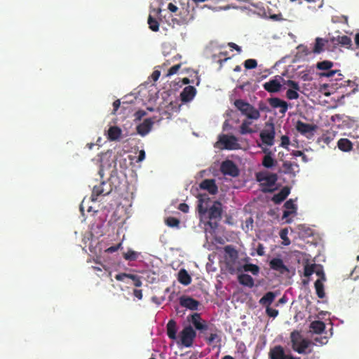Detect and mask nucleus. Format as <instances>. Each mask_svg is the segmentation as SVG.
<instances>
[{
    "label": "nucleus",
    "mask_w": 359,
    "mask_h": 359,
    "mask_svg": "<svg viewBox=\"0 0 359 359\" xmlns=\"http://www.w3.org/2000/svg\"><path fill=\"white\" fill-rule=\"evenodd\" d=\"M145 116H147V112L145 111H143V109H139L134 114L135 118L137 121H140Z\"/></svg>",
    "instance_id": "obj_50"
},
{
    "label": "nucleus",
    "mask_w": 359,
    "mask_h": 359,
    "mask_svg": "<svg viewBox=\"0 0 359 359\" xmlns=\"http://www.w3.org/2000/svg\"><path fill=\"white\" fill-rule=\"evenodd\" d=\"M295 212H294V210H285L283 211V219H287L289 215H290L291 214H294Z\"/></svg>",
    "instance_id": "obj_61"
},
{
    "label": "nucleus",
    "mask_w": 359,
    "mask_h": 359,
    "mask_svg": "<svg viewBox=\"0 0 359 359\" xmlns=\"http://www.w3.org/2000/svg\"><path fill=\"white\" fill-rule=\"evenodd\" d=\"M284 84L288 86L292 90H300V86L299 83L293 80L285 81Z\"/></svg>",
    "instance_id": "obj_45"
},
{
    "label": "nucleus",
    "mask_w": 359,
    "mask_h": 359,
    "mask_svg": "<svg viewBox=\"0 0 359 359\" xmlns=\"http://www.w3.org/2000/svg\"><path fill=\"white\" fill-rule=\"evenodd\" d=\"M295 128L298 133L303 135H306L315 131L317 128V126L315 124L306 123L302 121H297Z\"/></svg>",
    "instance_id": "obj_12"
},
{
    "label": "nucleus",
    "mask_w": 359,
    "mask_h": 359,
    "mask_svg": "<svg viewBox=\"0 0 359 359\" xmlns=\"http://www.w3.org/2000/svg\"><path fill=\"white\" fill-rule=\"evenodd\" d=\"M266 312L270 317L273 318H275L278 315V311L275 309H272L270 306L266 307Z\"/></svg>",
    "instance_id": "obj_49"
},
{
    "label": "nucleus",
    "mask_w": 359,
    "mask_h": 359,
    "mask_svg": "<svg viewBox=\"0 0 359 359\" xmlns=\"http://www.w3.org/2000/svg\"><path fill=\"white\" fill-rule=\"evenodd\" d=\"M354 41L356 45V48H359V33H357L354 36Z\"/></svg>",
    "instance_id": "obj_64"
},
{
    "label": "nucleus",
    "mask_w": 359,
    "mask_h": 359,
    "mask_svg": "<svg viewBox=\"0 0 359 359\" xmlns=\"http://www.w3.org/2000/svg\"><path fill=\"white\" fill-rule=\"evenodd\" d=\"M269 358L271 359H294L291 355L285 353L282 346H275L269 350Z\"/></svg>",
    "instance_id": "obj_9"
},
{
    "label": "nucleus",
    "mask_w": 359,
    "mask_h": 359,
    "mask_svg": "<svg viewBox=\"0 0 359 359\" xmlns=\"http://www.w3.org/2000/svg\"><path fill=\"white\" fill-rule=\"evenodd\" d=\"M133 294L137 299H142L143 297V293L142 290H133Z\"/></svg>",
    "instance_id": "obj_56"
},
{
    "label": "nucleus",
    "mask_w": 359,
    "mask_h": 359,
    "mask_svg": "<svg viewBox=\"0 0 359 359\" xmlns=\"http://www.w3.org/2000/svg\"><path fill=\"white\" fill-rule=\"evenodd\" d=\"M238 283L244 286L252 288L254 286V279L248 273H241L238 276Z\"/></svg>",
    "instance_id": "obj_23"
},
{
    "label": "nucleus",
    "mask_w": 359,
    "mask_h": 359,
    "mask_svg": "<svg viewBox=\"0 0 359 359\" xmlns=\"http://www.w3.org/2000/svg\"><path fill=\"white\" fill-rule=\"evenodd\" d=\"M315 266H316L315 264L306 265L304 267V276L306 277L311 276V275H312L315 271Z\"/></svg>",
    "instance_id": "obj_47"
},
{
    "label": "nucleus",
    "mask_w": 359,
    "mask_h": 359,
    "mask_svg": "<svg viewBox=\"0 0 359 359\" xmlns=\"http://www.w3.org/2000/svg\"><path fill=\"white\" fill-rule=\"evenodd\" d=\"M244 65L246 69H253V68L257 67V62L255 59H247L244 62Z\"/></svg>",
    "instance_id": "obj_42"
},
{
    "label": "nucleus",
    "mask_w": 359,
    "mask_h": 359,
    "mask_svg": "<svg viewBox=\"0 0 359 359\" xmlns=\"http://www.w3.org/2000/svg\"><path fill=\"white\" fill-rule=\"evenodd\" d=\"M181 65H182L181 64H177V65H175L170 67L168 69V72H167L166 76L169 77V76H171L177 74V72L180 69Z\"/></svg>",
    "instance_id": "obj_46"
},
{
    "label": "nucleus",
    "mask_w": 359,
    "mask_h": 359,
    "mask_svg": "<svg viewBox=\"0 0 359 359\" xmlns=\"http://www.w3.org/2000/svg\"><path fill=\"white\" fill-rule=\"evenodd\" d=\"M121 105L120 100H116L113 102V114H115L116 111L118 109Z\"/></svg>",
    "instance_id": "obj_58"
},
{
    "label": "nucleus",
    "mask_w": 359,
    "mask_h": 359,
    "mask_svg": "<svg viewBox=\"0 0 359 359\" xmlns=\"http://www.w3.org/2000/svg\"><path fill=\"white\" fill-rule=\"evenodd\" d=\"M256 180L261 183L262 190L264 192H270L272 189L267 188L273 186L278 180V175L268 172H259L256 174Z\"/></svg>",
    "instance_id": "obj_4"
},
{
    "label": "nucleus",
    "mask_w": 359,
    "mask_h": 359,
    "mask_svg": "<svg viewBox=\"0 0 359 359\" xmlns=\"http://www.w3.org/2000/svg\"><path fill=\"white\" fill-rule=\"evenodd\" d=\"M208 217L212 219H220L222 218V203L219 201H215L213 204L208 209Z\"/></svg>",
    "instance_id": "obj_10"
},
{
    "label": "nucleus",
    "mask_w": 359,
    "mask_h": 359,
    "mask_svg": "<svg viewBox=\"0 0 359 359\" xmlns=\"http://www.w3.org/2000/svg\"><path fill=\"white\" fill-rule=\"evenodd\" d=\"M314 341L316 344H320L321 345H324L327 341V337H315Z\"/></svg>",
    "instance_id": "obj_53"
},
{
    "label": "nucleus",
    "mask_w": 359,
    "mask_h": 359,
    "mask_svg": "<svg viewBox=\"0 0 359 359\" xmlns=\"http://www.w3.org/2000/svg\"><path fill=\"white\" fill-rule=\"evenodd\" d=\"M220 170L223 175H228L232 177H236L239 175L238 166L230 160H226L222 163Z\"/></svg>",
    "instance_id": "obj_8"
},
{
    "label": "nucleus",
    "mask_w": 359,
    "mask_h": 359,
    "mask_svg": "<svg viewBox=\"0 0 359 359\" xmlns=\"http://www.w3.org/2000/svg\"><path fill=\"white\" fill-rule=\"evenodd\" d=\"M316 294L319 298H323L325 296L324 285L320 279H317L314 283Z\"/></svg>",
    "instance_id": "obj_32"
},
{
    "label": "nucleus",
    "mask_w": 359,
    "mask_h": 359,
    "mask_svg": "<svg viewBox=\"0 0 359 359\" xmlns=\"http://www.w3.org/2000/svg\"><path fill=\"white\" fill-rule=\"evenodd\" d=\"M279 234H280V237L283 240V243L285 245H289L290 244V241L288 239V229H281Z\"/></svg>",
    "instance_id": "obj_40"
},
{
    "label": "nucleus",
    "mask_w": 359,
    "mask_h": 359,
    "mask_svg": "<svg viewBox=\"0 0 359 359\" xmlns=\"http://www.w3.org/2000/svg\"><path fill=\"white\" fill-rule=\"evenodd\" d=\"M215 146L222 149H224L229 150L238 149L240 148L238 139L233 135H220Z\"/></svg>",
    "instance_id": "obj_5"
},
{
    "label": "nucleus",
    "mask_w": 359,
    "mask_h": 359,
    "mask_svg": "<svg viewBox=\"0 0 359 359\" xmlns=\"http://www.w3.org/2000/svg\"><path fill=\"white\" fill-rule=\"evenodd\" d=\"M299 90H287L286 93V97L289 100H297L299 98Z\"/></svg>",
    "instance_id": "obj_43"
},
{
    "label": "nucleus",
    "mask_w": 359,
    "mask_h": 359,
    "mask_svg": "<svg viewBox=\"0 0 359 359\" xmlns=\"http://www.w3.org/2000/svg\"><path fill=\"white\" fill-rule=\"evenodd\" d=\"M138 256H139V252L132 250H128L127 251V252H125L123 254L124 259L126 261H130V262L137 260Z\"/></svg>",
    "instance_id": "obj_38"
},
{
    "label": "nucleus",
    "mask_w": 359,
    "mask_h": 359,
    "mask_svg": "<svg viewBox=\"0 0 359 359\" xmlns=\"http://www.w3.org/2000/svg\"><path fill=\"white\" fill-rule=\"evenodd\" d=\"M245 271L250 272L253 275H257L259 273V267L253 264H246L243 266Z\"/></svg>",
    "instance_id": "obj_36"
},
{
    "label": "nucleus",
    "mask_w": 359,
    "mask_h": 359,
    "mask_svg": "<svg viewBox=\"0 0 359 359\" xmlns=\"http://www.w3.org/2000/svg\"><path fill=\"white\" fill-rule=\"evenodd\" d=\"M146 153L144 150H140L139 152V156L137 157V162H141L145 159Z\"/></svg>",
    "instance_id": "obj_59"
},
{
    "label": "nucleus",
    "mask_w": 359,
    "mask_h": 359,
    "mask_svg": "<svg viewBox=\"0 0 359 359\" xmlns=\"http://www.w3.org/2000/svg\"><path fill=\"white\" fill-rule=\"evenodd\" d=\"M275 135L274 125L270 123H266L265 128L260 132L259 137L263 144L272 146L274 143Z\"/></svg>",
    "instance_id": "obj_6"
},
{
    "label": "nucleus",
    "mask_w": 359,
    "mask_h": 359,
    "mask_svg": "<svg viewBox=\"0 0 359 359\" xmlns=\"http://www.w3.org/2000/svg\"><path fill=\"white\" fill-rule=\"evenodd\" d=\"M276 294L273 292H266L259 300V304L264 306L269 307L273 302Z\"/></svg>",
    "instance_id": "obj_30"
},
{
    "label": "nucleus",
    "mask_w": 359,
    "mask_h": 359,
    "mask_svg": "<svg viewBox=\"0 0 359 359\" xmlns=\"http://www.w3.org/2000/svg\"><path fill=\"white\" fill-rule=\"evenodd\" d=\"M284 206L287 210H294V212H296V205L294 203L293 201L291 199L286 201Z\"/></svg>",
    "instance_id": "obj_48"
},
{
    "label": "nucleus",
    "mask_w": 359,
    "mask_h": 359,
    "mask_svg": "<svg viewBox=\"0 0 359 359\" xmlns=\"http://www.w3.org/2000/svg\"><path fill=\"white\" fill-rule=\"evenodd\" d=\"M177 280L181 284L186 286L189 285L191 282V278L189 272L184 269H181L178 272Z\"/></svg>",
    "instance_id": "obj_27"
},
{
    "label": "nucleus",
    "mask_w": 359,
    "mask_h": 359,
    "mask_svg": "<svg viewBox=\"0 0 359 359\" xmlns=\"http://www.w3.org/2000/svg\"><path fill=\"white\" fill-rule=\"evenodd\" d=\"M290 342L292 348L300 354L306 353V349L311 344L309 339L304 338L297 330L290 333Z\"/></svg>",
    "instance_id": "obj_3"
},
{
    "label": "nucleus",
    "mask_w": 359,
    "mask_h": 359,
    "mask_svg": "<svg viewBox=\"0 0 359 359\" xmlns=\"http://www.w3.org/2000/svg\"><path fill=\"white\" fill-rule=\"evenodd\" d=\"M201 189L207 190L211 194H215L218 191V187L215 180H205L199 185Z\"/></svg>",
    "instance_id": "obj_19"
},
{
    "label": "nucleus",
    "mask_w": 359,
    "mask_h": 359,
    "mask_svg": "<svg viewBox=\"0 0 359 359\" xmlns=\"http://www.w3.org/2000/svg\"><path fill=\"white\" fill-rule=\"evenodd\" d=\"M147 23L149 25V27L152 32H156L159 30L160 24L158 21L151 15L148 16Z\"/></svg>",
    "instance_id": "obj_33"
},
{
    "label": "nucleus",
    "mask_w": 359,
    "mask_h": 359,
    "mask_svg": "<svg viewBox=\"0 0 359 359\" xmlns=\"http://www.w3.org/2000/svg\"><path fill=\"white\" fill-rule=\"evenodd\" d=\"M198 210L201 215H204L207 214V211L208 210V202L209 198L207 195H201L200 194L198 195Z\"/></svg>",
    "instance_id": "obj_20"
},
{
    "label": "nucleus",
    "mask_w": 359,
    "mask_h": 359,
    "mask_svg": "<svg viewBox=\"0 0 359 359\" xmlns=\"http://www.w3.org/2000/svg\"><path fill=\"white\" fill-rule=\"evenodd\" d=\"M295 165L297 166V164H294L290 161H285L283 164V168H285L284 172L287 173V175H290V173L293 172V165Z\"/></svg>",
    "instance_id": "obj_44"
},
{
    "label": "nucleus",
    "mask_w": 359,
    "mask_h": 359,
    "mask_svg": "<svg viewBox=\"0 0 359 359\" xmlns=\"http://www.w3.org/2000/svg\"><path fill=\"white\" fill-rule=\"evenodd\" d=\"M121 247H122V243H118V244H117L116 245H113V246L109 247L108 248H107L105 250V252H107L108 253H112V252H114L117 251Z\"/></svg>",
    "instance_id": "obj_52"
},
{
    "label": "nucleus",
    "mask_w": 359,
    "mask_h": 359,
    "mask_svg": "<svg viewBox=\"0 0 359 359\" xmlns=\"http://www.w3.org/2000/svg\"><path fill=\"white\" fill-rule=\"evenodd\" d=\"M328 42L327 40H325L323 38L317 37L316 39V41L314 43V46L312 50V53L314 54H320L324 51V47L326 43Z\"/></svg>",
    "instance_id": "obj_29"
},
{
    "label": "nucleus",
    "mask_w": 359,
    "mask_h": 359,
    "mask_svg": "<svg viewBox=\"0 0 359 359\" xmlns=\"http://www.w3.org/2000/svg\"><path fill=\"white\" fill-rule=\"evenodd\" d=\"M165 223L166 225L170 227H178L180 224V221L175 217H168L165 220Z\"/></svg>",
    "instance_id": "obj_41"
},
{
    "label": "nucleus",
    "mask_w": 359,
    "mask_h": 359,
    "mask_svg": "<svg viewBox=\"0 0 359 359\" xmlns=\"http://www.w3.org/2000/svg\"><path fill=\"white\" fill-rule=\"evenodd\" d=\"M177 323L175 320H169L167 323V335L171 339H175L177 338Z\"/></svg>",
    "instance_id": "obj_28"
},
{
    "label": "nucleus",
    "mask_w": 359,
    "mask_h": 359,
    "mask_svg": "<svg viewBox=\"0 0 359 359\" xmlns=\"http://www.w3.org/2000/svg\"><path fill=\"white\" fill-rule=\"evenodd\" d=\"M126 278H128L133 280L134 286L139 287H141L142 283L141 281L140 277L135 274L127 273H120L115 276V278L118 281H124Z\"/></svg>",
    "instance_id": "obj_16"
},
{
    "label": "nucleus",
    "mask_w": 359,
    "mask_h": 359,
    "mask_svg": "<svg viewBox=\"0 0 359 359\" xmlns=\"http://www.w3.org/2000/svg\"><path fill=\"white\" fill-rule=\"evenodd\" d=\"M196 337V332L191 325L185 327L180 332L181 342L187 348L191 347Z\"/></svg>",
    "instance_id": "obj_7"
},
{
    "label": "nucleus",
    "mask_w": 359,
    "mask_h": 359,
    "mask_svg": "<svg viewBox=\"0 0 359 359\" xmlns=\"http://www.w3.org/2000/svg\"><path fill=\"white\" fill-rule=\"evenodd\" d=\"M178 209L183 212H187L189 211V206L187 203H182L179 205Z\"/></svg>",
    "instance_id": "obj_57"
},
{
    "label": "nucleus",
    "mask_w": 359,
    "mask_h": 359,
    "mask_svg": "<svg viewBox=\"0 0 359 359\" xmlns=\"http://www.w3.org/2000/svg\"><path fill=\"white\" fill-rule=\"evenodd\" d=\"M188 321L201 333H204L207 330L210 331V334L205 337L208 345L213 346V347L217 346V344L220 346L222 341V337L219 334L220 330L215 327H210L206 320H203L201 313H194L188 316Z\"/></svg>",
    "instance_id": "obj_1"
},
{
    "label": "nucleus",
    "mask_w": 359,
    "mask_h": 359,
    "mask_svg": "<svg viewBox=\"0 0 359 359\" xmlns=\"http://www.w3.org/2000/svg\"><path fill=\"white\" fill-rule=\"evenodd\" d=\"M290 191V189L289 187H283L278 193L276 194L273 196L272 201L276 204H280L285 201V199L289 195Z\"/></svg>",
    "instance_id": "obj_22"
},
{
    "label": "nucleus",
    "mask_w": 359,
    "mask_h": 359,
    "mask_svg": "<svg viewBox=\"0 0 359 359\" xmlns=\"http://www.w3.org/2000/svg\"><path fill=\"white\" fill-rule=\"evenodd\" d=\"M180 304L182 306L185 307L191 311H196L198 309L200 302L195 299L189 296H182L180 298Z\"/></svg>",
    "instance_id": "obj_14"
},
{
    "label": "nucleus",
    "mask_w": 359,
    "mask_h": 359,
    "mask_svg": "<svg viewBox=\"0 0 359 359\" xmlns=\"http://www.w3.org/2000/svg\"><path fill=\"white\" fill-rule=\"evenodd\" d=\"M196 94V88L193 86H186L180 94L181 100L183 102H189L194 99Z\"/></svg>",
    "instance_id": "obj_17"
},
{
    "label": "nucleus",
    "mask_w": 359,
    "mask_h": 359,
    "mask_svg": "<svg viewBox=\"0 0 359 359\" xmlns=\"http://www.w3.org/2000/svg\"><path fill=\"white\" fill-rule=\"evenodd\" d=\"M338 44H340L342 46L346 47V48H350L352 45L351 39L346 35L338 36Z\"/></svg>",
    "instance_id": "obj_35"
},
{
    "label": "nucleus",
    "mask_w": 359,
    "mask_h": 359,
    "mask_svg": "<svg viewBox=\"0 0 359 359\" xmlns=\"http://www.w3.org/2000/svg\"><path fill=\"white\" fill-rule=\"evenodd\" d=\"M105 186H107V183L102 182L98 185L93 187L91 194V200L93 201H97L99 196H106L110 192V188L106 189L104 188Z\"/></svg>",
    "instance_id": "obj_11"
},
{
    "label": "nucleus",
    "mask_w": 359,
    "mask_h": 359,
    "mask_svg": "<svg viewBox=\"0 0 359 359\" xmlns=\"http://www.w3.org/2000/svg\"><path fill=\"white\" fill-rule=\"evenodd\" d=\"M257 255H259L260 256H262L264 255L265 252H264V247L263 244H262V243L258 244L257 248Z\"/></svg>",
    "instance_id": "obj_55"
},
{
    "label": "nucleus",
    "mask_w": 359,
    "mask_h": 359,
    "mask_svg": "<svg viewBox=\"0 0 359 359\" xmlns=\"http://www.w3.org/2000/svg\"><path fill=\"white\" fill-rule=\"evenodd\" d=\"M225 252L229 255L230 259L236 260L238 256V251L232 245H226L224 248Z\"/></svg>",
    "instance_id": "obj_37"
},
{
    "label": "nucleus",
    "mask_w": 359,
    "mask_h": 359,
    "mask_svg": "<svg viewBox=\"0 0 359 359\" xmlns=\"http://www.w3.org/2000/svg\"><path fill=\"white\" fill-rule=\"evenodd\" d=\"M153 123L154 121L151 118H146L142 123L137 126V132L141 136H146L151 129Z\"/></svg>",
    "instance_id": "obj_18"
},
{
    "label": "nucleus",
    "mask_w": 359,
    "mask_h": 359,
    "mask_svg": "<svg viewBox=\"0 0 359 359\" xmlns=\"http://www.w3.org/2000/svg\"><path fill=\"white\" fill-rule=\"evenodd\" d=\"M326 328L325 324L320 321V320H316L310 324V332L314 334H321L324 332Z\"/></svg>",
    "instance_id": "obj_24"
},
{
    "label": "nucleus",
    "mask_w": 359,
    "mask_h": 359,
    "mask_svg": "<svg viewBox=\"0 0 359 359\" xmlns=\"http://www.w3.org/2000/svg\"><path fill=\"white\" fill-rule=\"evenodd\" d=\"M178 10L175 4L172 3H168V11L172 13H175Z\"/></svg>",
    "instance_id": "obj_62"
},
{
    "label": "nucleus",
    "mask_w": 359,
    "mask_h": 359,
    "mask_svg": "<svg viewBox=\"0 0 359 359\" xmlns=\"http://www.w3.org/2000/svg\"><path fill=\"white\" fill-rule=\"evenodd\" d=\"M268 102L273 108H280V113L285 114L288 109V103L278 97H271L268 100Z\"/></svg>",
    "instance_id": "obj_13"
},
{
    "label": "nucleus",
    "mask_w": 359,
    "mask_h": 359,
    "mask_svg": "<svg viewBox=\"0 0 359 359\" xmlns=\"http://www.w3.org/2000/svg\"><path fill=\"white\" fill-rule=\"evenodd\" d=\"M229 46H230L231 48H233L234 50H236V51H238L239 53L241 51V46H239L237 44H236L235 43L229 42Z\"/></svg>",
    "instance_id": "obj_63"
},
{
    "label": "nucleus",
    "mask_w": 359,
    "mask_h": 359,
    "mask_svg": "<svg viewBox=\"0 0 359 359\" xmlns=\"http://www.w3.org/2000/svg\"><path fill=\"white\" fill-rule=\"evenodd\" d=\"M122 130L118 126H110L107 130V138L111 141H115L119 139Z\"/></svg>",
    "instance_id": "obj_25"
},
{
    "label": "nucleus",
    "mask_w": 359,
    "mask_h": 359,
    "mask_svg": "<svg viewBox=\"0 0 359 359\" xmlns=\"http://www.w3.org/2000/svg\"><path fill=\"white\" fill-rule=\"evenodd\" d=\"M251 122L249 121H243L240 126V133L241 135L252 134V133H254V130L249 126Z\"/></svg>",
    "instance_id": "obj_34"
},
{
    "label": "nucleus",
    "mask_w": 359,
    "mask_h": 359,
    "mask_svg": "<svg viewBox=\"0 0 359 359\" xmlns=\"http://www.w3.org/2000/svg\"><path fill=\"white\" fill-rule=\"evenodd\" d=\"M234 105L242 115L250 120H258L260 118L259 111L249 102L238 99L234 102Z\"/></svg>",
    "instance_id": "obj_2"
},
{
    "label": "nucleus",
    "mask_w": 359,
    "mask_h": 359,
    "mask_svg": "<svg viewBox=\"0 0 359 359\" xmlns=\"http://www.w3.org/2000/svg\"><path fill=\"white\" fill-rule=\"evenodd\" d=\"M339 71H336V70H330V71H328L326 73L320 74V76H325V77L330 78V77L334 76L335 75V74L337 73Z\"/></svg>",
    "instance_id": "obj_54"
},
{
    "label": "nucleus",
    "mask_w": 359,
    "mask_h": 359,
    "mask_svg": "<svg viewBox=\"0 0 359 359\" xmlns=\"http://www.w3.org/2000/svg\"><path fill=\"white\" fill-rule=\"evenodd\" d=\"M269 267L282 274L288 272V267L284 264L281 258H272L269 262Z\"/></svg>",
    "instance_id": "obj_15"
},
{
    "label": "nucleus",
    "mask_w": 359,
    "mask_h": 359,
    "mask_svg": "<svg viewBox=\"0 0 359 359\" xmlns=\"http://www.w3.org/2000/svg\"><path fill=\"white\" fill-rule=\"evenodd\" d=\"M281 86L280 83L276 79H271L263 84L264 90L270 93L279 92L281 89Z\"/></svg>",
    "instance_id": "obj_21"
},
{
    "label": "nucleus",
    "mask_w": 359,
    "mask_h": 359,
    "mask_svg": "<svg viewBox=\"0 0 359 359\" xmlns=\"http://www.w3.org/2000/svg\"><path fill=\"white\" fill-rule=\"evenodd\" d=\"M263 151L264 153L266 154V156L262 160V165L265 168H270L276 163V161L271 157V153L269 149H264Z\"/></svg>",
    "instance_id": "obj_26"
},
{
    "label": "nucleus",
    "mask_w": 359,
    "mask_h": 359,
    "mask_svg": "<svg viewBox=\"0 0 359 359\" xmlns=\"http://www.w3.org/2000/svg\"><path fill=\"white\" fill-rule=\"evenodd\" d=\"M290 145V138L287 135L281 137L280 146L284 148H287Z\"/></svg>",
    "instance_id": "obj_51"
},
{
    "label": "nucleus",
    "mask_w": 359,
    "mask_h": 359,
    "mask_svg": "<svg viewBox=\"0 0 359 359\" xmlns=\"http://www.w3.org/2000/svg\"><path fill=\"white\" fill-rule=\"evenodd\" d=\"M338 148L344 151H349L352 149L353 144L348 139L341 138L337 142Z\"/></svg>",
    "instance_id": "obj_31"
},
{
    "label": "nucleus",
    "mask_w": 359,
    "mask_h": 359,
    "mask_svg": "<svg viewBox=\"0 0 359 359\" xmlns=\"http://www.w3.org/2000/svg\"><path fill=\"white\" fill-rule=\"evenodd\" d=\"M160 76H161V72L158 70H156V71L153 72L151 77L154 81H156L159 79Z\"/></svg>",
    "instance_id": "obj_60"
},
{
    "label": "nucleus",
    "mask_w": 359,
    "mask_h": 359,
    "mask_svg": "<svg viewBox=\"0 0 359 359\" xmlns=\"http://www.w3.org/2000/svg\"><path fill=\"white\" fill-rule=\"evenodd\" d=\"M333 66V62L330 60L318 62L316 64L318 69H330Z\"/></svg>",
    "instance_id": "obj_39"
}]
</instances>
